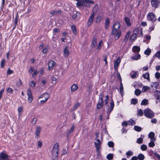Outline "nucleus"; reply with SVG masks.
Instances as JSON below:
<instances>
[{
  "instance_id": "1",
  "label": "nucleus",
  "mask_w": 160,
  "mask_h": 160,
  "mask_svg": "<svg viewBox=\"0 0 160 160\" xmlns=\"http://www.w3.org/2000/svg\"><path fill=\"white\" fill-rule=\"evenodd\" d=\"M59 150V144L58 143H56L54 145L52 150V155L54 158H56L57 157Z\"/></svg>"
},
{
  "instance_id": "2",
  "label": "nucleus",
  "mask_w": 160,
  "mask_h": 160,
  "mask_svg": "<svg viewBox=\"0 0 160 160\" xmlns=\"http://www.w3.org/2000/svg\"><path fill=\"white\" fill-rule=\"evenodd\" d=\"M144 113L146 116L149 118H152L154 115L152 112L150 110L146 109L144 111Z\"/></svg>"
},
{
  "instance_id": "3",
  "label": "nucleus",
  "mask_w": 160,
  "mask_h": 160,
  "mask_svg": "<svg viewBox=\"0 0 160 160\" xmlns=\"http://www.w3.org/2000/svg\"><path fill=\"white\" fill-rule=\"evenodd\" d=\"M104 98V96L103 95L99 96L98 102L97 105V108L98 109H100L102 107L103 99Z\"/></svg>"
},
{
  "instance_id": "4",
  "label": "nucleus",
  "mask_w": 160,
  "mask_h": 160,
  "mask_svg": "<svg viewBox=\"0 0 160 160\" xmlns=\"http://www.w3.org/2000/svg\"><path fill=\"white\" fill-rule=\"evenodd\" d=\"M121 32L118 30H112V34L114 35L115 39H118L121 35Z\"/></svg>"
},
{
  "instance_id": "5",
  "label": "nucleus",
  "mask_w": 160,
  "mask_h": 160,
  "mask_svg": "<svg viewBox=\"0 0 160 160\" xmlns=\"http://www.w3.org/2000/svg\"><path fill=\"white\" fill-rule=\"evenodd\" d=\"M49 96L48 94L47 93H45L41 96L39 99H42V100H41V102L42 103H44L46 102Z\"/></svg>"
},
{
  "instance_id": "6",
  "label": "nucleus",
  "mask_w": 160,
  "mask_h": 160,
  "mask_svg": "<svg viewBox=\"0 0 160 160\" xmlns=\"http://www.w3.org/2000/svg\"><path fill=\"white\" fill-rule=\"evenodd\" d=\"M148 18L151 22H154L156 20L155 15L152 13H150L147 15Z\"/></svg>"
},
{
  "instance_id": "7",
  "label": "nucleus",
  "mask_w": 160,
  "mask_h": 160,
  "mask_svg": "<svg viewBox=\"0 0 160 160\" xmlns=\"http://www.w3.org/2000/svg\"><path fill=\"white\" fill-rule=\"evenodd\" d=\"M48 70H50L52 69L54 66H55L56 63L54 61L51 60L48 62Z\"/></svg>"
},
{
  "instance_id": "8",
  "label": "nucleus",
  "mask_w": 160,
  "mask_h": 160,
  "mask_svg": "<svg viewBox=\"0 0 160 160\" xmlns=\"http://www.w3.org/2000/svg\"><path fill=\"white\" fill-rule=\"evenodd\" d=\"M121 62V59L120 57H118L114 62V67L115 70H116L119 64Z\"/></svg>"
},
{
  "instance_id": "9",
  "label": "nucleus",
  "mask_w": 160,
  "mask_h": 160,
  "mask_svg": "<svg viewBox=\"0 0 160 160\" xmlns=\"http://www.w3.org/2000/svg\"><path fill=\"white\" fill-rule=\"evenodd\" d=\"M64 56L65 57H67L69 55L70 52L67 46H65L63 50Z\"/></svg>"
},
{
  "instance_id": "10",
  "label": "nucleus",
  "mask_w": 160,
  "mask_h": 160,
  "mask_svg": "<svg viewBox=\"0 0 160 160\" xmlns=\"http://www.w3.org/2000/svg\"><path fill=\"white\" fill-rule=\"evenodd\" d=\"M27 95L28 96V100L29 103H31L33 100V97L30 89H28V91Z\"/></svg>"
},
{
  "instance_id": "11",
  "label": "nucleus",
  "mask_w": 160,
  "mask_h": 160,
  "mask_svg": "<svg viewBox=\"0 0 160 160\" xmlns=\"http://www.w3.org/2000/svg\"><path fill=\"white\" fill-rule=\"evenodd\" d=\"M96 142H95V144L97 150L98 151L100 148L101 142H100L98 138H97L96 139Z\"/></svg>"
},
{
  "instance_id": "12",
  "label": "nucleus",
  "mask_w": 160,
  "mask_h": 160,
  "mask_svg": "<svg viewBox=\"0 0 160 160\" xmlns=\"http://www.w3.org/2000/svg\"><path fill=\"white\" fill-rule=\"evenodd\" d=\"M94 17V16L93 15H91L87 22V25L89 27L92 24Z\"/></svg>"
},
{
  "instance_id": "13",
  "label": "nucleus",
  "mask_w": 160,
  "mask_h": 160,
  "mask_svg": "<svg viewBox=\"0 0 160 160\" xmlns=\"http://www.w3.org/2000/svg\"><path fill=\"white\" fill-rule=\"evenodd\" d=\"M120 27V24L119 22H115L113 25V28L112 30H118Z\"/></svg>"
},
{
  "instance_id": "14",
  "label": "nucleus",
  "mask_w": 160,
  "mask_h": 160,
  "mask_svg": "<svg viewBox=\"0 0 160 160\" xmlns=\"http://www.w3.org/2000/svg\"><path fill=\"white\" fill-rule=\"evenodd\" d=\"M8 156L4 152H2L0 154V159L4 160L8 158Z\"/></svg>"
},
{
  "instance_id": "15",
  "label": "nucleus",
  "mask_w": 160,
  "mask_h": 160,
  "mask_svg": "<svg viewBox=\"0 0 160 160\" xmlns=\"http://www.w3.org/2000/svg\"><path fill=\"white\" fill-rule=\"evenodd\" d=\"M98 9V6L97 4H96L94 5L93 7L92 13L91 15H93L94 16L96 14L97 12Z\"/></svg>"
},
{
  "instance_id": "16",
  "label": "nucleus",
  "mask_w": 160,
  "mask_h": 160,
  "mask_svg": "<svg viewBox=\"0 0 160 160\" xmlns=\"http://www.w3.org/2000/svg\"><path fill=\"white\" fill-rule=\"evenodd\" d=\"M97 39L94 38L92 39V40L91 47L92 48H95L97 46Z\"/></svg>"
},
{
  "instance_id": "17",
  "label": "nucleus",
  "mask_w": 160,
  "mask_h": 160,
  "mask_svg": "<svg viewBox=\"0 0 160 160\" xmlns=\"http://www.w3.org/2000/svg\"><path fill=\"white\" fill-rule=\"evenodd\" d=\"M151 3L153 7H154L155 8H156L158 5V2L157 0H152Z\"/></svg>"
},
{
  "instance_id": "18",
  "label": "nucleus",
  "mask_w": 160,
  "mask_h": 160,
  "mask_svg": "<svg viewBox=\"0 0 160 160\" xmlns=\"http://www.w3.org/2000/svg\"><path fill=\"white\" fill-rule=\"evenodd\" d=\"M71 29L74 35H76L77 33L76 27L74 25H72L71 26Z\"/></svg>"
},
{
  "instance_id": "19",
  "label": "nucleus",
  "mask_w": 160,
  "mask_h": 160,
  "mask_svg": "<svg viewBox=\"0 0 160 160\" xmlns=\"http://www.w3.org/2000/svg\"><path fill=\"white\" fill-rule=\"evenodd\" d=\"M78 88L77 85L76 84H74L71 87V91L72 92H74Z\"/></svg>"
},
{
  "instance_id": "20",
  "label": "nucleus",
  "mask_w": 160,
  "mask_h": 160,
  "mask_svg": "<svg viewBox=\"0 0 160 160\" xmlns=\"http://www.w3.org/2000/svg\"><path fill=\"white\" fill-rule=\"evenodd\" d=\"M140 58V55L139 54L135 55V56H133L131 57L132 59L135 60H137L139 59Z\"/></svg>"
},
{
  "instance_id": "21",
  "label": "nucleus",
  "mask_w": 160,
  "mask_h": 160,
  "mask_svg": "<svg viewBox=\"0 0 160 160\" xmlns=\"http://www.w3.org/2000/svg\"><path fill=\"white\" fill-rule=\"evenodd\" d=\"M154 134L153 132H150L149 134V137L152 139V141H154L155 138H154Z\"/></svg>"
},
{
  "instance_id": "22",
  "label": "nucleus",
  "mask_w": 160,
  "mask_h": 160,
  "mask_svg": "<svg viewBox=\"0 0 160 160\" xmlns=\"http://www.w3.org/2000/svg\"><path fill=\"white\" fill-rule=\"evenodd\" d=\"M140 50V48L139 47L135 46L133 47L132 51L134 52H138Z\"/></svg>"
},
{
  "instance_id": "23",
  "label": "nucleus",
  "mask_w": 160,
  "mask_h": 160,
  "mask_svg": "<svg viewBox=\"0 0 160 160\" xmlns=\"http://www.w3.org/2000/svg\"><path fill=\"white\" fill-rule=\"evenodd\" d=\"M137 35L133 33V34L131 36L130 38V42H132L135 40L136 38Z\"/></svg>"
},
{
  "instance_id": "24",
  "label": "nucleus",
  "mask_w": 160,
  "mask_h": 160,
  "mask_svg": "<svg viewBox=\"0 0 160 160\" xmlns=\"http://www.w3.org/2000/svg\"><path fill=\"white\" fill-rule=\"evenodd\" d=\"M130 19L128 17L125 18V22L128 26H130L131 25V23L130 22Z\"/></svg>"
},
{
  "instance_id": "25",
  "label": "nucleus",
  "mask_w": 160,
  "mask_h": 160,
  "mask_svg": "<svg viewBox=\"0 0 160 160\" xmlns=\"http://www.w3.org/2000/svg\"><path fill=\"white\" fill-rule=\"evenodd\" d=\"M41 131V128L39 127H37L36 128V134L37 137L39 136L40 132Z\"/></svg>"
},
{
  "instance_id": "26",
  "label": "nucleus",
  "mask_w": 160,
  "mask_h": 160,
  "mask_svg": "<svg viewBox=\"0 0 160 160\" xmlns=\"http://www.w3.org/2000/svg\"><path fill=\"white\" fill-rule=\"evenodd\" d=\"M29 86L31 87H33L36 85V83L33 81H30L29 82Z\"/></svg>"
},
{
  "instance_id": "27",
  "label": "nucleus",
  "mask_w": 160,
  "mask_h": 160,
  "mask_svg": "<svg viewBox=\"0 0 160 160\" xmlns=\"http://www.w3.org/2000/svg\"><path fill=\"white\" fill-rule=\"evenodd\" d=\"M150 89V88L148 86H143L142 88V91L143 92H146L147 90H149Z\"/></svg>"
},
{
  "instance_id": "28",
  "label": "nucleus",
  "mask_w": 160,
  "mask_h": 160,
  "mask_svg": "<svg viewBox=\"0 0 160 160\" xmlns=\"http://www.w3.org/2000/svg\"><path fill=\"white\" fill-rule=\"evenodd\" d=\"M143 77L145 79H146L148 80H149V75L148 73H146L143 75Z\"/></svg>"
},
{
  "instance_id": "29",
  "label": "nucleus",
  "mask_w": 160,
  "mask_h": 160,
  "mask_svg": "<svg viewBox=\"0 0 160 160\" xmlns=\"http://www.w3.org/2000/svg\"><path fill=\"white\" fill-rule=\"evenodd\" d=\"M48 51V47L45 46L44 47L42 51V52L43 54H46Z\"/></svg>"
},
{
  "instance_id": "30",
  "label": "nucleus",
  "mask_w": 160,
  "mask_h": 160,
  "mask_svg": "<svg viewBox=\"0 0 160 160\" xmlns=\"http://www.w3.org/2000/svg\"><path fill=\"white\" fill-rule=\"evenodd\" d=\"M151 53V50L149 48L146 50L144 52V53L147 55H149Z\"/></svg>"
},
{
  "instance_id": "31",
  "label": "nucleus",
  "mask_w": 160,
  "mask_h": 160,
  "mask_svg": "<svg viewBox=\"0 0 160 160\" xmlns=\"http://www.w3.org/2000/svg\"><path fill=\"white\" fill-rule=\"evenodd\" d=\"M139 31V29L138 28L135 29L133 31V34L137 36L138 33Z\"/></svg>"
},
{
  "instance_id": "32",
  "label": "nucleus",
  "mask_w": 160,
  "mask_h": 160,
  "mask_svg": "<svg viewBox=\"0 0 160 160\" xmlns=\"http://www.w3.org/2000/svg\"><path fill=\"white\" fill-rule=\"evenodd\" d=\"M157 95V99L160 101V92L159 91H157L156 92Z\"/></svg>"
},
{
  "instance_id": "33",
  "label": "nucleus",
  "mask_w": 160,
  "mask_h": 160,
  "mask_svg": "<svg viewBox=\"0 0 160 160\" xmlns=\"http://www.w3.org/2000/svg\"><path fill=\"white\" fill-rule=\"evenodd\" d=\"M33 73L32 74V76L33 78H35L38 73V71L36 69H35L33 72Z\"/></svg>"
},
{
  "instance_id": "34",
  "label": "nucleus",
  "mask_w": 160,
  "mask_h": 160,
  "mask_svg": "<svg viewBox=\"0 0 160 160\" xmlns=\"http://www.w3.org/2000/svg\"><path fill=\"white\" fill-rule=\"evenodd\" d=\"M141 93V91L139 89H136L135 91V94L136 95H140Z\"/></svg>"
},
{
  "instance_id": "35",
  "label": "nucleus",
  "mask_w": 160,
  "mask_h": 160,
  "mask_svg": "<svg viewBox=\"0 0 160 160\" xmlns=\"http://www.w3.org/2000/svg\"><path fill=\"white\" fill-rule=\"evenodd\" d=\"M102 41L99 42L98 46L97 47V49L98 50H100L102 48Z\"/></svg>"
},
{
  "instance_id": "36",
  "label": "nucleus",
  "mask_w": 160,
  "mask_h": 160,
  "mask_svg": "<svg viewBox=\"0 0 160 160\" xmlns=\"http://www.w3.org/2000/svg\"><path fill=\"white\" fill-rule=\"evenodd\" d=\"M134 129L137 131L140 132L142 129V128L138 126H135L134 128Z\"/></svg>"
},
{
  "instance_id": "37",
  "label": "nucleus",
  "mask_w": 160,
  "mask_h": 160,
  "mask_svg": "<svg viewBox=\"0 0 160 160\" xmlns=\"http://www.w3.org/2000/svg\"><path fill=\"white\" fill-rule=\"evenodd\" d=\"M144 158V155L141 154H139L138 156V158L139 160H143Z\"/></svg>"
},
{
  "instance_id": "38",
  "label": "nucleus",
  "mask_w": 160,
  "mask_h": 160,
  "mask_svg": "<svg viewBox=\"0 0 160 160\" xmlns=\"http://www.w3.org/2000/svg\"><path fill=\"white\" fill-rule=\"evenodd\" d=\"M148 103V100L146 99L143 100L141 102L142 105H146Z\"/></svg>"
},
{
  "instance_id": "39",
  "label": "nucleus",
  "mask_w": 160,
  "mask_h": 160,
  "mask_svg": "<svg viewBox=\"0 0 160 160\" xmlns=\"http://www.w3.org/2000/svg\"><path fill=\"white\" fill-rule=\"evenodd\" d=\"M101 17L99 16H98L96 18V22H100L101 20Z\"/></svg>"
},
{
  "instance_id": "40",
  "label": "nucleus",
  "mask_w": 160,
  "mask_h": 160,
  "mask_svg": "<svg viewBox=\"0 0 160 160\" xmlns=\"http://www.w3.org/2000/svg\"><path fill=\"white\" fill-rule=\"evenodd\" d=\"M113 155L112 154H110L108 155L107 157L108 159L109 160H111L113 158Z\"/></svg>"
},
{
  "instance_id": "41",
  "label": "nucleus",
  "mask_w": 160,
  "mask_h": 160,
  "mask_svg": "<svg viewBox=\"0 0 160 160\" xmlns=\"http://www.w3.org/2000/svg\"><path fill=\"white\" fill-rule=\"evenodd\" d=\"M147 146L145 145H143L141 146V149L142 150L145 151L146 150Z\"/></svg>"
},
{
  "instance_id": "42",
  "label": "nucleus",
  "mask_w": 160,
  "mask_h": 160,
  "mask_svg": "<svg viewBox=\"0 0 160 160\" xmlns=\"http://www.w3.org/2000/svg\"><path fill=\"white\" fill-rule=\"evenodd\" d=\"M80 104L79 103H76L73 106V109H76L78 107H79Z\"/></svg>"
},
{
  "instance_id": "43",
  "label": "nucleus",
  "mask_w": 160,
  "mask_h": 160,
  "mask_svg": "<svg viewBox=\"0 0 160 160\" xmlns=\"http://www.w3.org/2000/svg\"><path fill=\"white\" fill-rule=\"evenodd\" d=\"M34 70V68L32 67H31L28 70V72L29 73H31L33 72Z\"/></svg>"
},
{
  "instance_id": "44",
  "label": "nucleus",
  "mask_w": 160,
  "mask_h": 160,
  "mask_svg": "<svg viewBox=\"0 0 160 160\" xmlns=\"http://www.w3.org/2000/svg\"><path fill=\"white\" fill-rule=\"evenodd\" d=\"M154 145H155V143L153 141H151L149 143V146L150 147H153L154 146Z\"/></svg>"
},
{
  "instance_id": "45",
  "label": "nucleus",
  "mask_w": 160,
  "mask_h": 160,
  "mask_svg": "<svg viewBox=\"0 0 160 160\" xmlns=\"http://www.w3.org/2000/svg\"><path fill=\"white\" fill-rule=\"evenodd\" d=\"M7 92L11 93L13 92V90L10 88H8L7 89Z\"/></svg>"
},
{
  "instance_id": "46",
  "label": "nucleus",
  "mask_w": 160,
  "mask_h": 160,
  "mask_svg": "<svg viewBox=\"0 0 160 160\" xmlns=\"http://www.w3.org/2000/svg\"><path fill=\"white\" fill-rule=\"evenodd\" d=\"M37 120V118H34L32 120L31 123L32 124H35L36 123V122Z\"/></svg>"
},
{
  "instance_id": "47",
  "label": "nucleus",
  "mask_w": 160,
  "mask_h": 160,
  "mask_svg": "<svg viewBox=\"0 0 160 160\" xmlns=\"http://www.w3.org/2000/svg\"><path fill=\"white\" fill-rule=\"evenodd\" d=\"M108 145L109 147H112L114 145V143L112 142H109L108 143Z\"/></svg>"
},
{
  "instance_id": "48",
  "label": "nucleus",
  "mask_w": 160,
  "mask_h": 160,
  "mask_svg": "<svg viewBox=\"0 0 160 160\" xmlns=\"http://www.w3.org/2000/svg\"><path fill=\"white\" fill-rule=\"evenodd\" d=\"M143 139L142 138H139L137 140V142L138 143H141L142 142Z\"/></svg>"
},
{
  "instance_id": "49",
  "label": "nucleus",
  "mask_w": 160,
  "mask_h": 160,
  "mask_svg": "<svg viewBox=\"0 0 160 160\" xmlns=\"http://www.w3.org/2000/svg\"><path fill=\"white\" fill-rule=\"evenodd\" d=\"M155 57L158 58H160V51H158L155 54Z\"/></svg>"
},
{
  "instance_id": "50",
  "label": "nucleus",
  "mask_w": 160,
  "mask_h": 160,
  "mask_svg": "<svg viewBox=\"0 0 160 160\" xmlns=\"http://www.w3.org/2000/svg\"><path fill=\"white\" fill-rule=\"evenodd\" d=\"M155 76L156 78L159 79L160 78V73L157 72L155 74Z\"/></svg>"
},
{
  "instance_id": "51",
  "label": "nucleus",
  "mask_w": 160,
  "mask_h": 160,
  "mask_svg": "<svg viewBox=\"0 0 160 160\" xmlns=\"http://www.w3.org/2000/svg\"><path fill=\"white\" fill-rule=\"evenodd\" d=\"M143 114L142 111L141 109H140L138 112V114L140 116H142Z\"/></svg>"
},
{
  "instance_id": "52",
  "label": "nucleus",
  "mask_w": 160,
  "mask_h": 160,
  "mask_svg": "<svg viewBox=\"0 0 160 160\" xmlns=\"http://www.w3.org/2000/svg\"><path fill=\"white\" fill-rule=\"evenodd\" d=\"M104 98H105V104H107L108 103V101L109 100V97L107 95L105 97H104Z\"/></svg>"
},
{
  "instance_id": "53",
  "label": "nucleus",
  "mask_w": 160,
  "mask_h": 160,
  "mask_svg": "<svg viewBox=\"0 0 160 160\" xmlns=\"http://www.w3.org/2000/svg\"><path fill=\"white\" fill-rule=\"evenodd\" d=\"M137 102V99H132V101L131 103L133 104H136Z\"/></svg>"
},
{
  "instance_id": "54",
  "label": "nucleus",
  "mask_w": 160,
  "mask_h": 160,
  "mask_svg": "<svg viewBox=\"0 0 160 160\" xmlns=\"http://www.w3.org/2000/svg\"><path fill=\"white\" fill-rule=\"evenodd\" d=\"M114 106V102L113 101L112 102L110 103V108L111 110H112Z\"/></svg>"
},
{
  "instance_id": "55",
  "label": "nucleus",
  "mask_w": 160,
  "mask_h": 160,
  "mask_svg": "<svg viewBox=\"0 0 160 160\" xmlns=\"http://www.w3.org/2000/svg\"><path fill=\"white\" fill-rule=\"evenodd\" d=\"M132 152H131V151H129L126 154L128 156H130L131 155H132Z\"/></svg>"
},
{
  "instance_id": "56",
  "label": "nucleus",
  "mask_w": 160,
  "mask_h": 160,
  "mask_svg": "<svg viewBox=\"0 0 160 160\" xmlns=\"http://www.w3.org/2000/svg\"><path fill=\"white\" fill-rule=\"evenodd\" d=\"M130 32H129H129H128L127 33V34H126V36H125V38H127V39H128V37H129V35H130Z\"/></svg>"
},
{
  "instance_id": "57",
  "label": "nucleus",
  "mask_w": 160,
  "mask_h": 160,
  "mask_svg": "<svg viewBox=\"0 0 160 160\" xmlns=\"http://www.w3.org/2000/svg\"><path fill=\"white\" fill-rule=\"evenodd\" d=\"M62 155H64L67 153V150L64 149H63L62 151Z\"/></svg>"
},
{
  "instance_id": "58",
  "label": "nucleus",
  "mask_w": 160,
  "mask_h": 160,
  "mask_svg": "<svg viewBox=\"0 0 160 160\" xmlns=\"http://www.w3.org/2000/svg\"><path fill=\"white\" fill-rule=\"evenodd\" d=\"M154 154L156 157H157V158H158V159L160 160V155L159 154L155 152L154 153Z\"/></svg>"
},
{
  "instance_id": "59",
  "label": "nucleus",
  "mask_w": 160,
  "mask_h": 160,
  "mask_svg": "<svg viewBox=\"0 0 160 160\" xmlns=\"http://www.w3.org/2000/svg\"><path fill=\"white\" fill-rule=\"evenodd\" d=\"M13 72V71L10 69H8L7 71V74H10L11 73H12Z\"/></svg>"
},
{
  "instance_id": "60",
  "label": "nucleus",
  "mask_w": 160,
  "mask_h": 160,
  "mask_svg": "<svg viewBox=\"0 0 160 160\" xmlns=\"http://www.w3.org/2000/svg\"><path fill=\"white\" fill-rule=\"evenodd\" d=\"M23 109V108L22 107L20 106L18 108V110L19 112H21Z\"/></svg>"
},
{
  "instance_id": "61",
  "label": "nucleus",
  "mask_w": 160,
  "mask_h": 160,
  "mask_svg": "<svg viewBox=\"0 0 160 160\" xmlns=\"http://www.w3.org/2000/svg\"><path fill=\"white\" fill-rule=\"evenodd\" d=\"M5 62V60H3L2 61L1 63V65L2 67H3L4 66V64Z\"/></svg>"
},
{
  "instance_id": "62",
  "label": "nucleus",
  "mask_w": 160,
  "mask_h": 160,
  "mask_svg": "<svg viewBox=\"0 0 160 160\" xmlns=\"http://www.w3.org/2000/svg\"><path fill=\"white\" fill-rule=\"evenodd\" d=\"M109 23V21L108 19H107L106 22H105V24L107 26V27L108 26Z\"/></svg>"
},
{
  "instance_id": "63",
  "label": "nucleus",
  "mask_w": 160,
  "mask_h": 160,
  "mask_svg": "<svg viewBox=\"0 0 160 160\" xmlns=\"http://www.w3.org/2000/svg\"><path fill=\"white\" fill-rule=\"evenodd\" d=\"M122 124L123 126H127L128 125V123L127 122L124 121L122 122Z\"/></svg>"
},
{
  "instance_id": "64",
  "label": "nucleus",
  "mask_w": 160,
  "mask_h": 160,
  "mask_svg": "<svg viewBox=\"0 0 160 160\" xmlns=\"http://www.w3.org/2000/svg\"><path fill=\"white\" fill-rule=\"evenodd\" d=\"M141 24L143 26H146L147 25V23L146 22H141Z\"/></svg>"
}]
</instances>
